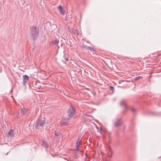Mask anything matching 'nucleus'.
Listing matches in <instances>:
<instances>
[{
	"label": "nucleus",
	"mask_w": 161,
	"mask_h": 161,
	"mask_svg": "<svg viewBox=\"0 0 161 161\" xmlns=\"http://www.w3.org/2000/svg\"><path fill=\"white\" fill-rule=\"evenodd\" d=\"M121 120L120 119H119L117 120L116 122L114 124V125L116 127L119 126L121 125Z\"/></svg>",
	"instance_id": "nucleus-7"
},
{
	"label": "nucleus",
	"mask_w": 161,
	"mask_h": 161,
	"mask_svg": "<svg viewBox=\"0 0 161 161\" xmlns=\"http://www.w3.org/2000/svg\"><path fill=\"white\" fill-rule=\"evenodd\" d=\"M77 142H80V138L79 137L78 138V139H77Z\"/></svg>",
	"instance_id": "nucleus-19"
},
{
	"label": "nucleus",
	"mask_w": 161,
	"mask_h": 161,
	"mask_svg": "<svg viewBox=\"0 0 161 161\" xmlns=\"http://www.w3.org/2000/svg\"><path fill=\"white\" fill-rule=\"evenodd\" d=\"M26 110L25 108L22 109L21 113L23 114H25L26 113Z\"/></svg>",
	"instance_id": "nucleus-12"
},
{
	"label": "nucleus",
	"mask_w": 161,
	"mask_h": 161,
	"mask_svg": "<svg viewBox=\"0 0 161 161\" xmlns=\"http://www.w3.org/2000/svg\"><path fill=\"white\" fill-rule=\"evenodd\" d=\"M58 40H55L52 41L51 43V44L52 45H57L58 44Z\"/></svg>",
	"instance_id": "nucleus-11"
},
{
	"label": "nucleus",
	"mask_w": 161,
	"mask_h": 161,
	"mask_svg": "<svg viewBox=\"0 0 161 161\" xmlns=\"http://www.w3.org/2000/svg\"><path fill=\"white\" fill-rule=\"evenodd\" d=\"M8 136H14V135H13V130H10L8 132Z\"/></svg>",
	"instance_id": "nucleus-10"
},
{
	"label": "nucleus",
	"mask_w": 161,
	"mask_h": 161,
	"mask_svg": "<svg viewBox=\"0 0 161 161\" xmlns=\"http://www.w3.org/2000/svg\"><path fill=\"white\" fill-rule=\"evenodd\" d=\"M42 145L47 149H48L49 148V146L48 144L45 141L42 142Z\"/></svg>",
	"instance_id": "nucleus-6"
},
{
	"label": "nucleus",
	"mask_w": 161,
	"mask_h": 161,
	"mask_svg": "<svg viewBox=\"0 0 161 161\" xmlns=\"http://www.w3.org/2000/svg\"><path fill=\"white\" fill-rule=\"evenodd\" d=\"M23 82L24 83H25L27 81H28L29 79V76L26 75H24L23 76Z\"/></svg>",
	"instance_id": "nucleus-5"
},
{
	"label": "nucleus",
	"mask_w": 161,
	"mask_h": 161,
	"mask_svg": "<svg viewBox=\"0 0 161 161\" xmlns=\"http://www.w3.org/2000/svg\"><path fill=\"white\" fill-rule=\"evenodd\" d=\"M30 35L32 38L35 39L37 37L38 34V30L36 27H31L30 28Z\"/></svg>",
	"instance_id": "nucleus-1"
},
{
	"label": "nucleus",
	"mask_w": 161,
	"mask_h": 161,
	"mask_svg": "<svg viewBox=\"0 0 161 161\" xmlns=\"http://www.w3.org/2000/svg\"><path fill=\"white\" fill-rule=\"evenodd\" d=\"M60 134V133L58 131H55V135L56 136H59Z\"/></svg>",
	"instance_id": "nucleus-15"
},
{
	"label": "nucleus",
	"mask_w": 161,
	"mask_h": 161,
	"mask_svg": "<svg viewBox=\"0 0 161 161\" xmlns=\"http://www.w3.org/2000/svg\"><path fill=\"white\" fill-rule=\"evenodd\" d=\"M45 120L43 119L42 120H39L36 122V128H42L45 124Z\"/></svg>",
	"instance_id": "nucleus-3"
},
{
	"label": "nucleus",
	"mask_w": 161,
	"mask_h": 161,
	"mask_svg": "<svg viewBox=\"0 0 161 161\" xmlns=\"http://www.w3.org/2000/svg\"><path fill=\"white\" fill-rule=\"evenodd\" d=\"M131 110L133 112H134L135 111V109L132 108H131Z\"/></svg>",
	"instance_id": "nucleus-21"
},
{
	"label": "nucleus",
	"mask_w": 161,
	"mask_h": 161,
	"mask_svg": "<svg viewBox=\"0 0 161 161\" xmlns=\"http://www.w3.org/2000/svg\"><path fill=\"white\" fill-rule=\"evenodd\" d=\"M142 78V77L141 76H137L136 77H135L134 79V81H137V80H138L140 78Z\"/></svg>",
	"instance_id": "nucleus-14"
},
{
	"label": "nucleus",
	"mask_w": 161,
	"mask_h": 161,
	"mask_svg": "<svg viewBox=\"0 0 161 161\" xmlns=\"http://www.w3.org/2000/svg\"><path fill=\"white\" fill-rule=\"evenodd\" d=\"M58 8L59 9L60 13L64 15L65 14V11L63 10L62 7L60 6H59L58 7Z\"/></svg>",
	"instance_id": "nucleus-8"
},
{
	"label": "nucleus",
	"mask_w": 161,
	"mask_h": 161,
	"mask_svg": "<svg viewBox=\"0 0 161 161\" xmlns=\"http://www.w3.org/2000/svg\"><path fill=\"white\" fill-rule=\"evenodd\" d=\"M80 143L79 142L77 141L76 143V145H80Z\"/></svg>",
	"instance_id": "nucleus-20"
},
{
	"label": "nucleus",
	"mask_w": 161,
	"mask_h": 161,
	"mask_svg": "<svg viewBox=\"0 0 161 161\" xmlns=\"http://www.w3.org/2000/svg\"><path fill=\"white\" fill-rule=\"evenodd\" d=\"M109 88H110V90L112 91L113 92L114 91V87L112 86H110Z\"/></svg>",
	"instance_id": "nucleus-16"
},
{
	"label": "nucleus",
	"mask_w": 161,
	"mask_h": 161,
	"mask_svg": "<svg viewBox=\"0 0 161 161\" xmlns=\"http://www.w3.org/2000/svg\"><path fill=\"white\" fill-rule=\"evenodd\" d=\"M79 145H76V147L78 151L79 150Z\"/></svg>",
	"instance_id": "nucleus-17"
},
{
	"label": "nucleus",
	"mask_w": 161,
	"mask_h": 161,
	"mask_svg": "<svg viewBox=\"0 0 161 161\" xmlns=\"http://www.w3.org/2000/svg\"><path fill=\"white\" fill-rule=\"evenodd\" d=\"M99 131H100V133L101 134H102V132H103V130H102V128H100V130H99Z\"/></svg>",
	"instance_id": "nucleus-18"
},
{
	"label": "nucleus",
	"mask_w": 161,
	"mask_h": 161,
	"mask_svg": "<svg viewBox=\"0 0 161 161\" xmlns=\"http://www.w3.org/2000/svg\"><path fill=\"white\" fill-rule=\"evenodd\" d=\"M70 118H63L60 122V125L62 126H64L69 124V119Z\"/></svg>",
	"instance_id": "nucleus-4"
},
{
	"label": "nucleus",
	"mask_w": 161,
	"mask_h": 161,
	"mask_svg": "<svg viewBox=\"0 0 161 161\" xmlns=\"http://www.w3.org/2000/svg\"><path fill=\"white\" fill-rule=\"evenodd\" d=\"M85 115L87 117H91L93 118V119H94V118L92 115H91L89 114L88 113H86L85 114Z\"/></svg>",
	"instance_id": "nucleus-13"
},
{
	"label": "nucleus",
	"mask_w": 161,
	"mask_h": 161,
	"mask_svg": "<svg viewBox=\"0 0 161 161\" xmlns=\"http://www.w3.org/2000/svg\"><path fill=\"white\" fill-rule=\"evenodd\" d=\"M75 114V108L73 107L70 106L68 110L67 117L69 118H70L73 116Z\"/></svg>",
	"instance_id": "nucleus-2"
},
{
	"label": "nucleus",
	"mask_w": 161,
	"mask_h": 161,
	"mask_svg": "<svg viewBox=\"0 0 161 161\" xmlns=\"http://www.w3.org/2000/svg\"><path fill=\"white\" fill-rule=\"evenodd\" d=\"M64 59L66 61H68L69 60L68 58H64Z\"/></svg>",
	"instance_id": "nucleus-22"
},
{
	"label": "nucleus",
	"mask_w": 161,
	"mask_h": 161,
	"mask_svg": "<svg viewBox=\"0 0 161 161\" xmlns=\"http://www.w3.org/2000/svg\"><path fill=\"white\" fill-rule=\"evenodd\" d=\"M120 104L121 105H123L125 108V109H127V106L124 101H122L120 103Z\"/></svg>",
	"instance_id": "nucleus-9"
}]
</instances>
